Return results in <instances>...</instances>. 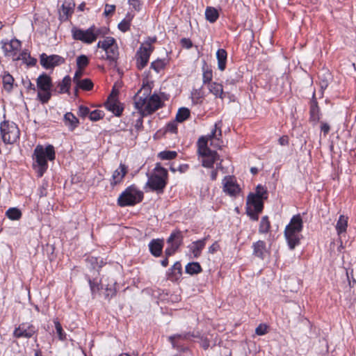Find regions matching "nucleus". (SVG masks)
<instances>
[{"label": "nucleus", "instance_id": "1", "mask_svg": "<svg viewBox=\"0 0 356 356\" xmlns=\"http://www.w3.org/2000/svg\"><path fill=\"white\" fill-rule=\"evenodd\" d=\"M151 90L148 86H143L134 96L135 108L138 110V119L135 127L137 129L143 127V118L153 113L161 106V100L158 95L150 96Z\"/></svg>", "mask_w": 356, "mask_h": 356}, {"label": "nucleus", "instance_id": "2", "mask_svg": "<svg viewBox=\"0 0 356 356\" xmlns=\"http://www.w3.org/2000/svg\"><path fill=\"white\" fill-rule=\"evenodd\" d=\"M37 165L38 176L41 177L46 172L48 165L47 160L54 161L55 159V150L51 145H48L45 147L41 145L35 147L33 154Z\"/></svg>", "mask_w": 356, "mask_h": 356}, {"label": "nucleus", "instance_id": "3", "mask_svg": "<svg viewBox=\"0 0 356 356\" xmlns=\"http://www.w3.org/2000/svg\"><path fill=\"white\" fill-rule=\"evenodd\" d=\"M303 221L300 214L293 216L284 230V236L291 250L300 243V232L302 230Z\"/></svg>", "mask_w": 356, "mask_h": 356}, {"label": "nucleus", "instance_id": "4", "mask_svg": "<svg viewBox=\"0 0 356 356\" xmlns=\"http://www.w3.org/2000/svg\"><path fill=\"white\" fill-rule=\"evenodd\" d=\"M168 171L165 168L157 163L154 169L153 173L149 177L147 182L148 186L152 191H156L158 193L163 192L167 184Z\"/></svg>", "mask_w": 356, "mask_h": 356}, {"label": "nucleus", "instance_id": "5", "mask_svg": "<svg viewBox=\"0 0 356 356\" xmlns=\"http://www.w3.org/2000/svg\"><path fill=\"white\" fill-rule=\"evenodd\" d=\"M197 152L201 157L202 165L205 168H211L216 161L221 160L216 151H213L206 146L204 138H200L197 140Z\"/></svg>", "mask_w": 356, "mask_h": 356}, {"label": "nucleus", "instance_id": "6", "mask_svg": "<svg viewBox=\"0 0 356 356\" xmlns=\"http://www.w3.org/2000/svg\"><path fill=\"white\" fill-rule=\"evenodd\" d=\"M143 193L132 185L127 188L119 196L118 203L120 207L134 206L142 201Z\"/></svg>", "mask_w": 356, "mask_h": 356}, {"label": "nucleus", "instance_id": "7", "mask_svg": "<svg viewBox=\"0 0 356 356\" xmlns=\"http://www.w3.org/2000/svg\"><path fill=\"white\" fill-rule=\"evenodd\" d=\"M0 131L3 141L6 144H13L19 138V129L17 125L8 120L1 123Z\"/></svg>", "mask_w": 356, "mask_h": 356}, {"label": "nucleus", "instance_id": "8", "mask_svg": "<svg viewBox=\"0 0 356 356\" xmlns=\"http://www.w3.org/2000/svg\"><path fill=\"white\" fill-rule=\"evenodd\" d=\"M51 86V79L49 75L42 74L37 79L38 98L42 104L47 103L50 99Z\"/></svg>", "mask_w": 356, "mask_h": 356}, {"label": "nucleus", "instance_id": "9", "mask_svg": "<svg viewBox=\"0 0 356 356\" xmlns=\"http://www.w3.org/2000/svg\"><path fill=\"white\" fill-rule=\"evenodd\" d=\"M247 213L253 220H258L259 213H261L264 208L263 200L257 197H247Z\"/></svg>", "mask_w": 356, "mask_h": 356}, {"label": "nucleus", "instance_id": "10", "mask_svg": "<svg viewBox=\"0 0 356 356\" xmlns=\"http://www.w3.org/2000/svg\"><path fill=\"white\" fill-rule=\"evenodd\" d=\"M152 51L153 47L150 44H147L145 46H142L138 50L136 55V66L138 70H142L147 65Z\"/></svg>", "mask_w": 356, "mask_h": 356}, {"label": "nucleus", "instance_id": "11", "mask_svg": "<svg viewBox=\"0 0 356 356\" xmlns=\"http://www.w3.org/2000/svg\"><path fill=\"white\" fill-rule=\"evenodd\" d=\"M1 43L5 56L11 57L13 60H17L15 56L21 49V42L17 39H13L10 41H2Z\"/></svg>", "mask_w": 356, "mask_h": 356}, {"label": "nucleus", "instance_id": "12", "mask_svg": "<svg viewBox=\"0 0 356 356\" xmlns=\"http://www.w3.org/2000/svg\"><path fill=\"white\" fill-rule=\"evenodd\" d=\"M40 65L45 69H51L60 65L65 62V59L58 55L48 56L43 53L40 55Z\"/></svg>", "mask_w": 356, "mask_h": 356}, {"label": "nucleus", "instance_id": "13", "mask_svg": "<svg viewBox=\"0 0 356 356\" xmlns=\"http://www.w3.org/2000/svg\"><path fill=\"white\" fill-rule=\"evenodd\" d=\"M182 238L183 236L181 232L179 230H177L171 234L168 239V243H170V247L166 248L165 250V254L167 257L175 254L181 244Z\"/></svg>", "mask_w": 356, "mask_h": 356}, {"label": "nucleus", "instance_id": "14", "mask_svg": "<svg viewBox=\"0 0 356 356\" xmlns=\"http://www.w3.org/2000/svg\"><path fill=\"white\" fill-rule=\"evenodd\" d=\"M72 32L74 40H80L88 44L95 41V37L90 27L85 31L79 29H73Z\"/></svg>", "mask_w": 356, "mask_h": 356}, {"label": "nucleus", "instance_id": "15", "mask_svg": "<svg viewBox=\"0 0 356 356\" xmlns=\"http://www.w3.org/2000/svg\"><path fill=\"white\" fill-rule=\"evenodd\" d=\"M37 330L35 326L31 324L27 323H22L17 327L14 332L13 335L16 338L25 337V338H31L34 334L36 332Z\"/></svg>", "mask_w": 356, "mask_h": 356}, {"label": "nucleus", "instance_id": "16", "mask_svg": "<svg viewBox=\"0 0 356 356\" xmlns=\"http://www.w3.org/2000/svg\"><path fill=\"white\" fill-rule=\"evenodd\" d=\"M223 191L231 196H236L241 191L239 186L232 177H225L223 180Z\"/></svg>", "mask_w": 356, "mask_h": 356}, {"label": "nucleus", "instance_id": "17", "mask_svg": "<svg viewBox=\"0 0 356 356\" xmlns=\"http://www.w3.org/2000/svg\"><path fill=\"white\" fill-rule=\"evenodd\" d=\"M106 108L113 112L115 115L120 116L122 113L123 108L121 107L120 102L117 99V95L112 92L106 102L105 103Z\"/></svg>", "mask_w": 356, "mask_h": 356}, {"label": "nucleus", "instance_id": "18", "mask_svg": "<svg viewBox=\"0 0 356 356\" xmlns=\"http://www.w3.org/2000/svg\"><path fill=\"white\" fill-rule=\"evenodd\" d=\"M253 254L261 259H264L268 254L269 251L264 241H258L252 244Z\"/></svg>", "mask_w": 356, "mask_h": 356}, {"label": "nucleus", "instance_id": "19", "mask_svg": "<svg viewBox=\"0 0 356 356\" xmlns=\"http://www.w3.org/2000/svg\"><path fill=\"white\" fill-rule=\"evenodd\" d=\"M127 173V168L124 164L121 163L119 168L113 172L112 179L111 180V184L114 186L120 183Z\"/></svg>", "mask_w": 356, "mask_h": 356}, {"label": "nucleus", "instance_id": "20", "mask_svg": "<svg viewBox=\"0 0 356 356\" xmlns=\"http://www.w3.org/2000/svg\"><path fill=\"white\" fill-rule=\"evenodd\" d=\"M106 54V59L109 61V65L112 67H116L117 60L118 58V47L117 44L111 47V48L105 50Z\"/></svg>", "mask_w": 356, "mask_h": 356}, {"label": "nucleus", "instance_id": "21", "mask_svg": "<svg viewBox=\"0 0 356 356\" xmlns=\"http://www.w3.org/2000/svg\"><path fill=\"white\" fill-rule=\"evenodd\" d=\"M163 247V241L162 239H152L149 243V249L151 254L156 257L161 256Z\"/></svg>", "mask_w": 356, "mask_h": 356}, {"label": "nucleus", "instance_id": "22", "mask_svg": "<svg viewBox=\"0 0 356 356\" xmlns=\"http://www.w3.org/2000/svg\"><path fill=\"white\" fill-rule=\"evenodd\" d=\"M309 113L310 120L312 121L316 122L320 120V109L315 97V93L313 94L312 99L311 100Z\"/></svg>", "mask_w": 356, "mask_h": 356}, {"label": "nucleus", "instance_id": "23", "mask_svg": "<svg viewBox=\"0 0 356 356\" xmlns=\"http://www.w3.org/2000/svg\"><path fill=\"white\" fill-rule=\"evenodd\" d=\"M63 121L70 130L73 131L79 124L78 118L71 112L66 113Z\"/></svg>", "mask_w": 356, "mask_h": 356}, {"label": "nucleus", "instance_id": "24", "mask_svg": "<svg viewBox=\"0 0 356 356\" xmlns=\"http://www.w3.org/2000/svg\"><path fill=\"white\" fill-rule=\"evenodd\" d=\"M116 282L112 280L109 281L106 284H105L104 281L102 282V286H105L104 296L105 298L109 300L111 298L115 296L116 293V288H115Z\"/></svg>", "mask_w": 356, "mask_h": 356}, {"label": "nucleus", "instance_id": "25", "mask_svg": "<svg viewBox=\"0 0 356 356\" xmlns=\"http://www.w3.org/2000/svg\"><path fill=\"white\" fill-rule=\"evenodd\" d=\"M209 90L210 92L216 96V97H219L222 99H224L225 94L222 84L216 82H212L209 84Z\"/></svg>", "mask_w": 356, "mask_h": 356}, {"label": "nucleus", "instance_id": "26", "mask_svg": "<svg viewBox=\"0 0 356 356\" xmlns=\"http://www.w3.org/2000/svg\"><path fill=\"white\" fill-rule=\"evenodd\" d=\"M221 124L222 122L220 121L215 124L214 128L212 129L211 134L207 136H201L200 138H204L206 141V146H208L209 140L212 138H216L218 136H222V131H221Z\"/></svg>", "mask_w": 356, "mask_h": 356}, {"label": "nucleus", "instance_id": "27", "mask_svg": "<svg viewBox=\"0 0 356 356\" xmlns=\"http://www.w3.org/2000/svg\"><path fill=\"white\" fill-rule=\"evenodd\" d=\"M227 55V51L223 49H220L216 52L218 67L220 71H224L226 67Z\"/></svg>", "mask_w": 356, "mask_h": 356}, {"label": "nucleus", "instance_id": "28", "mask_svg": "<svg viewBox=\"0 0 356 356\" xmlns=\"http://www.w3.org/2000/svg\"><path fill=\"white\" fill-rule=\"evenodd\" d=\"M209 236L204 238L202 240H198L193 243L191 246V250L194 257H197L200 254L202 250L204 248L206 241L208 239Z\"/></svg>", "mask_w": 356, "mask_h": 356}, {"label": "nucleus", "instance_id": "29", "mask_svg": "<svg viewBox=\"0 0 356 356\" xmlns=\"http://www.w3.org/2000/svg\"><path fill=\"white\" fill-rule=\"evenodd\" d=\"M348 227V217L343 215H341L336 225V229L339 235L346 232Z\"/></svg>", "mask_w": 356, "mask_h": 356}, {"label": "nucleus", "instance_id": "30", "mask_svg": "<svg viewBox=\"0 0 356 356\" xmlns=\"http://www.w3.org/2000/svg\"><path fill=\"white\" fill-rule=\"evenodd\" d=\"M72 79L70 76H65L58 83L59 93L68 92L71 86Z\"/></svg>", "mask_w": 356, "mask_h": 356}, {"label": "nucleus", "instance_id": "31", "mask_svg": "<svg viewBox=\"0 0 356 356\" xmlns=\"http://www.w3.org/2000/svg\"><path fill=\"white\" fill-rule=\"evenodd\" d=\"M75 92L76 93L78 91V88H81L83 90H90L93 88V83L89 79H84L81 80L76 84Z\"/></svg>", "mask_w": 356, "mask_h": 356}, {"label": "nucleus", "instance_id": "32", "mask_svg": "<svg viewBox=\"0 0 356 356\" xmlns=\"http://www.w3.org/2000/svg\"><path fill=\"white\" fill-rule=\"evenodd\" d=\"M116 44L115 40L112 37H106L104 40L99 41L97 47L103 49L104 51Z\"/></svg>", "mask_w": 356, "mask_h": 356}, {"label": "nucleus", "instance_id": "33", "mask_svg": "<svg viewBox=\"0 0 356 356\" xmlns=\"http://www.w3.org/2000/svg\"><path fill=\"white\" fill-rule=\"evenodd\" d=\"M202 271L201 266L197 262H191L186 266V272L190 275L200 273Z\"/></svg>", "mask_w": 356, "mask_h": 356}, {"label": "nucleus", "instance_id": "34", "mask_svg": "<svg viewBox=\"0 0 356 356\" xmlns=\"http://www.w3.org/2000/svg\"><path fill=\"white\" fill-rule=\"evenodd\" d=\"M205 16L206 19L209 22L213 23L217 20L219 15L216 9H215L214 8L209 7L206 9Z\"/></svg>", "mask_w": 356, "mask_h": 356}, {"label": "nucleus", "instance_id": "35", "mask_svg": "<svg viewBox=\"0 0 356 356\" xmlns=\"http://www.w3.org/2000/svg\"><path fill=\"white\" fill-rule=\"evenodd\" d=\"M14 82V78L13 76H11L9 73H5V74L3 76V84L4 89L10 92L13 89Z\"/></svg>", "mask_w": 356, "mask_h": 356}, {"label": "nucleus", "instance_id": "36", "mask_svg": "<svg viewBox=\"0 0 356 356\" xmlns=\"http://www.w3.org/2000/svg\"><path fill=\"white\" fill-rule=\"evenodd\" d=\"M270 228V222L268 220V216H265L261 218L259 224V232L261 234L268 233Z\"/></svg>", "mask_w": 356, "mask_h": 356}, {"label": "nucleus", "instance_id": "37", "mask_svg": "<svg viewBox=\"0 0 356 356\" xmlns=\"http://www.w3.org/2000/svg\"><path fill=\"white\" fill-rule=\"evenodd\" d=\"M248 197H257L259 199L264 200L267 199L268 197L267 191L263 186H261V185H258L256 188L255 193H250L248 195Z\"/></svg>", "mask_w": 356, "mask_h": 356}, {"label": "nucleus", "instance_id": "38", "mask_svg": "<svg viewBox=\"0 0 356 356\" xmlns=\"http://www.w3.org/2000/svg\"><path fill=\"white\" fill-rule=\"evenodd\" d=\"M190 116V111L187 108H181L178 110L176 115V120L179 122H182L188 119Z\"/></svg>", "mask_w": 356, "mask_h": 356}, {"label": "nucleus", "instance_id": "39", "mask_svg": "<svg viewBox=\"0 0 356 356\" xmlns=\"http://www.w3.org/2000/svg\"><path fill=\"white\" fill-rule=\"evenodd\" d=\"M6 216L11 220H19L22 216L21 211L17 208H10L6 211Z\"/></svg>", "mask_w": 356, "mask_h": 356}, {"label": "nucleus", "instance_id": "40", "mask_svg": "<svg viewBox=\"0 0 356 356\" xmlns=\"http://www.w3.org/2000/svg\"><path fill=\"white\" fill-rule=\"evenodd\" d=\"M89 64V59L86 55H80L76 58V66L80 70H83Z\"/></svg>", "mask_w": 356, "mask_h": 356}, {"label": "nucleus", "instance_id": "41", "mask_svg": "<svg viewBox=\"0 0 356 356\" xmlns=\"http://www.w3.org/2000/svg\"><path fill=\"white\" fill-rule=\"evenodd\" d=\"M177 156L175 151H163L159 154V157L162 160H171Z\"/></svg>", "mask_w": 356, "mask_h": 356}, {"label": "nucleus", "instance_id": "42", "mask_svg": "<svg viewBox=\"0 0 356 356\" xmlns=\"http://www.w3.org/2000/svg\"><path fill=\"white\" fill-rule=\"evenodd\" d=\"M165 66V60L157 59L151 63V67L157 73L162 70Z\"/></svg>", "mask_w": 356, "mask_h": 356}, {"label": "nucleus", "instance_id": "43", "mask_svg": "<svg viewBox=\"0 0 356 356\" xmlns=\"http://www.w3.org/2000/svg\"><path fill=\"white\" fill-rule=\"evenodd\" d=\"M54 323L55 328L56 330V332L58 334L59 339L61 341L65 340L66 339V334L64 332L60 323H59L58 319H54Z\"/></svg>", "mask_w": 356, "mask_h": 356}, {"label": "nucleus", "instance_id": "44", "mask_svg": "<svg viewBox=\"0 0 356 356\" xmlns=\"http://www.w3.org/2000/svg\"><path fill=\"white\" fill-rule=\"evenodd\" d=\"M190 337H197L198 336L197 335H194L193 334H190V333H186V334H177V335L170 336L169 337V340L172 343L173 347H175V340L176 339H189Z\"/></svg>", "mask_w": 356, "mask_h": 356}, {"label": "nucleus", "instance_id": "45", "mask_svg": "<svg viewBox=\"0 0 356 356\" xmlns=\"http://www.w3.org/2000/svg\"><path fill=\"white\" fill-rule=\"evenodd\" d=\"M104 117V112L100 110H95L90 112L89 118L91 121H97Z\"/></svg>", "mask_w": 356, "mask_h": 356}, {"label": "nucleus", "instance_id": "46", "mask_svg": "<svg viewBox=\"0 0 356 356\" xmlns=\"http://www.w3.org/2000/svg\"><path fill=\"white\" fill-rule=\"evenodd\" d=\"M92 32L94 33V36L95 37V40L97 37L99 35H104L107 33V29L106 28H97L95 26H90Z\"/></svg>", "mask_w": 356, "mask_h": 356}, {"label": "nucleus", "instance_id": "47", "mask_svg": "<svg viewBox=\"0 0 356 356\" xmlns=\"http://www.w3.org/2000/svg\"><path fill=\"white\" fill-rule=\"evenodd\" d=\"M220 138L221 136H218L216 138L209 140V142L210 143V145L213 147L220 149L223 143Z\"/></svg>", "mask_w": 356, "mask_h": 356}, {"label": "nucleus", "instance_id": "48", "mask_svg": "<svg viewBox=\"0 0 356 356\" xmlns=\"http://www.w3.org/2000/svg\"><path fill=\"white\" fill-rule=\"evenodd\" d=\"M212 77H213V74H212V71L211 70H204L203 77H202L204 83H211L210 82L212 80Z\"/></svg>", "mask_w": 356, "mask_h": 356}, {"label": "nucleus", "instance_id": "49", "mask_svg": "<svg viewBox=\"0 0 356 356\" xmlns=\"http://www.w3.org/2000/svg\"><path fill=\"white\" fill-rule=\"evenodd\" d=\"M118 29L122 31L126 32L130 29V20L123 19L118 24Z\"/></svg>", "mask_w": 356, "mask_h": 356}, {"label": "nucleus", "instance_id": "50", "mask_svg": "<svg viewBox=\"0 0 356 356\" xmlns=\"http://www.w3.org/2000/svg\"><path fill=\"white\" fill-rule=\"evenodd\" d=\"M128 3L136 11H139L141 9L142 3L140 0H128Z\"/></svg>", "mask_w": 356, "mask_h": 356}, {"label": "nucleus", "instance_id": "51", "mask_svg": "<svg viewBox=\"0 0 356 356\" xmlns=\"http://www.w3.org/2000/svg\"><path fill=\"white\" fill-rule=\"evenodd\" d=\"M78 115L81 118H85L90 115V110L88 107L81 105L79 107Z\"/></svg>", "mask_w": 356, "mask_h": 356}, {"label": "nucleus", "instance_id": "52", "mask_svg": "<svg viewBox=\"0 0 356 356\" xmlns=\"http://www.w3.org/2000/svg\"><path fill=\"white\" fill-rule=\"evenodd\" d=\"M180 43L181 46L186 49H190L193 46V42L189 38H184L181 39Z\"/></svg>", "mask_w": 356, "mask_h": 356}, {"label": "nucleus", "instance_id": "53", "mask_svg": "<svg viewBox=\"0 0 356 356\" xmlns=\"http://www.w3.org/2000/svg\"><path fill=\"white\" fill-rule=\"evenodd\" d=\"M267 327L265 325H259L255 330L257 335H264L266 333Z\"/></svg>", "mask_w": 356, "mask_h": 356}, {"label": "nucleus", "instance_id": "54", "mask_svg": "<svg viewBox=\"0 0 356 356\" xmlns=\"http://www.w3.org/2000/svg\"><path fill=\"white\" fill-rule=\"evenodd\" d=\"M177 129V124L175 122H170L166 126V131L176 133Z\"/></svg>", "mask_w": 356, "mask_h": 356}, {"label": "nucleus", "instance_id": "55", "mask_svg": "<svg viewBox=\"0 0 356 356\" xmlns=\"http://www.w3.org/2000/svg\"><path fill=\"white\" fill-rule=\"evenodd\" d=\"M30 54H29L28 52L26 51H22V53H20L19 54H17V55L15 56V58H17V60H22L25 62H26V59L27 58H30Z\"/></svg>", "mask_w": 356, "mask_h": 356}, {"label": "nucleus", "instance_id": "56", "mask_svg": "<svg viewBox=\"0 0 356 356\" xmlns=\"http://www.w3.org/2000/svg\"><path fill=\"white\" fill-rule=\"evenodd\" d=\"M181 270H182V267H181V264L179 261L175 262L172 267V270L175 271V272L177 271V274L179 275H181Z\"/></svg>", "mask_w": 356, "mask_h": 356}, {"label": "nucleus", "instance_id": "57", "mask_svg": "<svg viewBox=\"0 0 356 356\" xmlns=\"http://www.w3.org/2000/svg\"><path fill=\"white\" fill-rule=\"evenodd\" d=\"M115 6L114 5L106 4L104 10V15L108 16L112 14L115 11Z\"/></svg>", "mask_w": 356, "mask_h": 356}, {"label": "nucleus", "instance_id": "58", "mask_svg": "<svg viewBox=\"0 0 356 356\" xmlns=\"http://www.w3.org/2000/svg\"><path fill=\"white\" fill-rule=\"evenodd\" d=\"M218 168H222V160H220V162L217 164L216 169L211 171V180H216V179L217 175H218V170H217Z\"/></svg>", "mask_w": 356, "mask_h": 356}, {"label": "nucleus", "instance_id": "59", "mask_svg": "<svg viewBox=\"0 0 356 356\" xmlns=\"http://www.w3.org/2000/svg\"><path fill=\"white\" fill-rule=\"evenodd\" d=\"M82 74H83V70H80L78 68L74 74V77H73V81L76 84H77L78 82L81 81L79 79L82 76Z\"/></svg>", "mask_w": 356, "mask_h": 356}, {"label": "nucleus", "instance_id": "60", "mask_svg": "<svg viewBox=\"0 0 356 356\" xmlns=\"http://www.w3.org/2000/svg\"><path fill=\"white\" fill-rule=\"evenodd\" d=\"M62 13L64 15L66 16V17H67L72 13V8L70 6H67L65 3H63L62 5Z\"/></svg>", "mask_w": 356, "mask_h": 356}, {"label": "nucleus", "instance_id": "61", "mask_svg": "<svg viewBox=\"0 0 356 356\" xmlns=\"http://www.w3.org/2000/svg\"><path fill=\"white\" fill-rule=\"evenodd\" d=\"M23 83L27 90H33L34 92L35 91L36 89L34 84H33L29 79H28L27 81H24Z\"/></svg>", "mask_w": 356, "mask_h": 356}, {"label": "nucleus", "instance_id": "62", "mask_svg": "<svg viewBox=\"0 0 356 356\" xmlns=\"http://www.w3.org/2000/svg\"><path fill=\"white\" fill-rule=\"evenodd\" d=\"M219 248L220 246L218 242H215L209 248V252L211 254H213L214 252H217L219 250Z\"/></svg>", "mask_w": 356, "mask_h": 356}, {"label": "nucleus", "instance_id": "63", "mask_svg": "<svg viewBox=\"0 0 356 356\" xmlns=\"http://www.w3.org/2000/svg\"><path fill=\"white\" fill-rule=\"evenodd\" d=\"M330 127L327 123L323 122L321 124V130L323 132L324 135H326L330 131Z\"/></svg>", "mask_w": 356, "mask_h": 356}, {"label": "nucleus", "instance_id": "64", "mask_svg": "<svg viewBox=\"0 0 356 356\" xmlns=\"http://www.w3.org/2000/svg\"><path fill=\"white\" fill-rule=\"evenodd\" d=\"M280 145L284 146L289 144V138L286 136H283L279 138Z\"/></svg>", "mask_w": 356, "mask_h": 356}]
</instances>
